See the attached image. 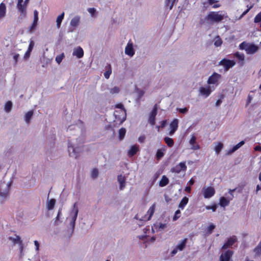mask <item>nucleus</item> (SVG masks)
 <instances>
[{"label": "nucleus", "instance_id": "29", "mask_svg": "<svg viewBox=\"0 0 261 261\" xmlns=\"http://www.w3.org/2000/svg\"><path fill=\"white\" fill-rule=\"evenodd\" d=\"M165 149H158L157 150L155 158L158 161L160 160L164 155Z\"/></svg>", "mask_w": 261, "mask_h": 261}, {"label": "nucleus", "instance_id": "64", "mask_svg": "<svg viewBox=\"0 0 261 261\" xmlns=\"http://www.w3.org/2000/svg\"><path fill=\"white\" fill-rule=\"evenodd\" d=\"M254 150L256 151H261V146H256L254 147Z\"/></svg>", "mask_w": 261, "mask_h": 261}, {"label": "nucleus", "instance_id": "39", "mask_svg": "<svg viewBox=\"0 0 261 261\" xmlns=\"http://www.w3.org/2000/svg\"><path fill=\"white\" fill-rule=\"evenodd\" d=\"M223 145L222 143L219 142L217 144V145L215 147V151L217 154H218L220 152L222 149L223 148Z\"/></svg>", "mask_w": 261, "mask_h": 261}, {"label": "nucleus", "instance_id": "53", "mask_svg": "<svg viewBox=\"0 0 261 261\" xmlns=\"http://www.w3.org/2000/svg\"><path fill=\"white\" fill-rule=\"evenodd\" d=\"M206 208L207 210H212L213 212H215L217 209V205L215 204L212 206H207Z\"/></svg>", "mask_w": 261, "mask_h": 261}, {"label": "nucleus", "instance_id": "47", "mask_svg": "<svg viewBox=\"0 0 261 261\" xmlns=\"http://www.w3.org/2000/svg\"><path fill=\"white\" fill-rule=\"evenodd\" d=\"M64 57V54H62V55H59V56H57L56 57V62H57L58 64H60V63L62 62V60H63V57Z\"/></svg>", "mask_w": 261, "mask_h": 261}, {"label": "nucleus", "instance_id": "24", "mask_svg": "<svg viewBox=\"0 0 261 261\" xmlns=\"http://www.w3.org/2000/svg\"><path fill=\"white\" fill-rule=\"evenodd\" d=\"M169 181L168 177L166 175H163L159 182V186L164 187L168 184Z\"/></svg>", "mask_w": 261, "mask_h": 261}, {"label": "nucleus", "instance_id": "62", "mask_svg": "<svg viewBox=\"0 0 261 261\" xmlns=\"http://www.w3.org/2000/svg\"><path fill=\"white\" fill-rule=\"evenodd\" d=\"M185 191H186V192H187L188 193H190L191 191V188L190 186L186 187L185 188Z\"/></svg>", "mask_w": 261, "mask_h": 261}, {"label": "nucleus", "instance_id": "63", "mask_svg": "<svg viewBox=\"0 0 261 261\" xmlns=\"http://www.w3.org/2000/svg\"><path fill=\"white\" fill-rule=\"evenodd\" d=\"M188 184L190 186L193 185L194 184V180L193 178L190 179V180L188 182Z\"/></svg>", "mask_w": 261, "mask_h": 261}, {"label": "nucleus", "instance_id": "14", "mask_svg": "<svg viewBox=\"0 0 261 261\" xmlns=\"http://www.w3.org/2000/svg\"><path fill=\"white\" fill-rule=\"evenodd\" d=\"M233 56L239 60L238 64L239 66H243L245 64V55L237 51L233 54Z\"/></svg>", "mask_w": 261, "mask_h": 261}, {"label": "nucleus", "instance_id": "19", "mask_svg": "<svg viewBox=\"0 0 261 261\" xmlns=\"http://www.w3.org/2000/svg\"><path fill=\"white\" fill-rule=\"evenodd\" d=\"M117 179L120 184V190H122L125 187L126 178L121 174L118 176Z\"/></svg>", "mask_w": 261, "mask_h": 261}, {"label": "nucleus", "instance_id": "52", "mask_svg": "<svg viewBox=\"0 0 261 261\" xmlns=\"http://www.w3.org/2000/svg\"><path fill=\"white\" fill-rule=\"evenodd\" d=\"M31 53V51H29L28 50H27V51L25 53V54L24 55L23 59L25 60H28L30 57Z\"/></svg>", "mask_w": 261, "mask_h": 261}, {"label": "nucleus", "instance_id": "58", "mask_svg": "<svg viewBox=\"0 0 261 261\" xmlns=\"http://www.w3.org/2000/svg\"><path fill=\"white\" fill-rule=\"evenodd\" d=\"M166 124H167V120H163L161 122V127L164 128L166 126Z\"/></svg>", "mask_w": 261, "mask_h": 261}, {"label": "nucleus", "instance_id": "36", "mask_svg": "<svg viewBox=\"0 0 261 261\" xmlns=\"http://www.w3.org/2000/svg\"><path fill=\"white\" fill-rule=\"evenodd\" d=\"M64 12H63L61 15L58 16V17L57 18V26L58 28H60L61 22L64 18Z\"/></svg>", "mask_w": 261, "mask_h": 261}, {"label": "nucleus", "instance_id": "33", "mask_svg": "<svg viewBox=\"0 0 261 261\" xmlns=\"http://www.w3.org/2000/svg\"><path fill=\"white\" fill-rule=\"evenodd\" d=\"M126 134V129L124 127L121 128L118 132V137L120 140L124 139Z\"/></svg>", "mask_w": 261, "mask_h": 261}, {"label": "nucleus", "instance_id": "31", "mask_svg": "<svg viewBox=\"0 0 261 261\" xmlns=\"http://www.w3.org/2000/svg\"><path fill=\"white\" fill-rule=\"evenodd\" d=\"M107 70L104 73V76L106 79H108L112 73V68L110 64H108L106 66Z\"/></svg>", "mask_w": 261, "mask_h": 261}, {"label": "nucleus", "instance_id": "12", "mask_svg": "<svg viewBox=\"0 0 261 261\" xmlns=\"http://www.w3.org/2000/svg\"><path fill=\"white\" fill-rule=\"evenodd\" d=\"M215 193V190L214 188L208 187L204 190L203 195L205 198H210L213 196Z\"/></svg>", "mask_w": 261, "mask_h": 261}, {"label": "nucleus", "instance_id": "46", "mask_svg": "<svg viewBox=\"0 0 261 261\" xmlns=\"http://www.w3.org/2000/svg\"><path fill=\"white\" fill-rule=\"evenodd\" d=\"M254 22L255 23L261 22V11L255 16L254 19Z\"/></svg>", "mask_w": 261, "mask_h": 261}, {"label": "nucleus", "instance_id": "37", "mask_svg": "<svg viewBox=\"0 0 261 261\" xmlns=\"http://www.w3.org/2000/svg\"><path fill=\"white\" fill-rule=\"evenodd\" d=\"M56 203L55 199H51L47 203V208L48 210H51L54 208Z\"/></svg>", "mask_w": 261, "mask_h": 261}, {"label": "nucleus", "instance_id": "8", "mask_svg": "<svg viewBox=\"0 0 261 261\" xmlns=\"http://www.w3.org/2000/svg\"><path fill=\"white\" fill-rule=\"evenodd\" d=\"M233 251L230 250L223 252L220 256V261H233L231 259Z\"/></svg>", "mask_w": 261, "mask_h": 261}, {"label": "nucleus", "instance_id": "32", "mask_svg": "<svg viewBox=\"0 0 261 261\" xmlns=\"http://www.w3.org/2000/svg\"><path fill=\"white\" fill-rule=\"evenodd\" d=\"M9 239L12 241H13V242L14 243V244H19L20 246H21V247L22 248V241L20 239V238L19 236H16V238H13L11 237H10L9 238Z\"/></svg>", "mask_w": 261, "mask_h": 261}, {"label": "nucleus", "instance_id": "3", "mask_svg": "<svg viewBox=\"0 0 261 261\" xmlns=\"http://www.w3.org/2000/svg\"><path fill=\"white\" fill-rule=\"evenodd\" d=\"M236 64V63L234 60H231L225 58L221 60L219 63V65H221L224 67L225 71L228 70L230 68L234 66Z\"/></svg>", "mask_w": 261, "mask_h": 261}, {"label": "nucleus", "instance_id": "54", "mask_svg": "<svg viewBox=\"0 0 261 261\" xmlns=\"http://www.w3.org/2000/svg\"><path fill=\"white\" fill-rule=\"evenodd\" d=\"M88 11L91 14L92 16H93L96 12V10L94 8H88Z\"/></svg>", "mask_w": 261, "mask_h": 261}, {"label": "nucleus", "instance_id": "38", "mask_svg": "<svg viewBox=\"0 0 261 261\" xmlns=\"http://www.w3.org/2000/svg\"><path fill=\"white\" fill-rule=\"evenodd\" d=\"M33 115V111H30L25 114V121L27 123H29L30 122V119L32 118Z\"/></svg>", "mask_w": 261, "mask_h": 261}, {"label": "nucleus", "instance_id": "50", "mask_svg": "<svg viewBox=\"0 0 261 261\" xmlns=\"http://www.w3.org/2000/svg\"><path fill=\"white\" fill-rule=\"evenodd\" d=\"M215 228V225L213 224H211L207 228V232L208 233H212L213 230Z\"/></svg>", "mask_w": 261, "mask_h": 261}, {"label": "nucleus", "instance_id": "6", "mask_svg": "<svg viewBox=\"0 0 261 261\" xmlns=\"http://www.w3.org/2000/svg\"><path fill=\"white\" fill-rule=\"evenodd\" d=\"M155 203H153L148 209L147 214L140 219V220L147 221L149 220L153 215L155 209Z\"/></svg>", "mask_w": 261, "mask_h": 261}, {"label": "nucleus", "instance_id": "22", "mask_svg": "<svg viewBox=\"0 0 261 261\" xmlns=\"http://www.w3.org/2000/svg\"><path fill=\"white\" fill-rule=\"evenodd\" d=\"M200 92L202 95H204L206 97L208 96L211 93V90L209 87L205 88V87H201L200 89Z\"/></svg>", "mask_w": 261, "mask_h": 261}, {"label": "nucleus", "instance_id": "45", "mask_svg": "<svg viewBox=\"0 0 261 261\" xmlns=\"http://www.w3.org/2000/svg\"><path fill=\"white\" fill-rule=\"evenodd\" d=\"M110 93L112 94H117L120 91V89L118 87H114L110 89Z\"/></svg>", "mask_w": 261, "mask_h": 261}, {"label": "nucleus", "instance_id": "13", "mask_svg": "<svg viewBox=\"0 0 261 261\" xmlns=\"http://www.w3.org/2000/svg\"><path fill=\"white\" fill-rule=\"evenodd\" d=\"M189 143L191 146V149L192 150H196L200 148V145L196 142V138L194 135L191 136Z\"/></svg>", "mask_w": 261, "mask_h": 261}, {"label": "nucleus", "instance_id": "35", "mask_svg": "<svg viewBox=\"0 0 261 261\" xmlns=\"http://www.w3.org/2000/svg\"><path fill=\"white\" fill-rule=\"evenodd\" d=\"M187 240V238L182 240V241L176 246L177 249L180 251L182 250L186 246Z\"/></svg>", "mask_w": 261, "mask_h": 261}, {"label": "nucleus", "instance_id": "26", "mask_svg": "<svg viewBox=\"0 0 261 261\" xmlns=\"http://www.w3.org/2000/svg\"><path fill=\"white\" fill-rule=\"evenodd\" d=\"M80 18L79 16H75L70 21V25L74 28L76 27L80 23Z\"/></svg>", "mask_w": 261, "mask_h": 261}, {"label": "nucleus", "instance_id": "10", "mask_svg": "<svg viewBox=\"0 0 261 261\" xmlns=\"http://www.w3.org/2000/svg\"><path fill=\"white\" fill-rule=\"evenodd\" d=\"M38 12L37 10H35L34 11V20L33 22L31 25V27L29 28V32L30 33H32L34 30L36 29L38 21Z\"/></svg>", "mask_w": 261, "mask_h": 261}, {"label": "nucleus", "instance_id": "61", "mask_svg": "<svg viewBox=\"0 0 261 261\" xmlns=\"http://www.w3.org/2000/svg\"><path fill=\"white\" fill-rule=\"evenodd\" d=\"M116 107L117 108L121 109H124V106L123 104L122 103H118L116 105Z\"/></svg>", "mask_w": 261, "mask_h": 261}, {"label": "nucleus", "instance_id": "55", "mask_svg": "<svg viewBox=\"0 0 261 261\" xmlns=\"http://www.w3.org/2000/svg\"><path fill=\"white\" fill-rule=\"evenodd\" d=\"M19 57V55L18 54H16L14 55L13 59L15 61V64H17Z\"/></svg>", "mask_w": 261, "mask_h": 261}, {"label": "nucleus", "instance_id": "27", "mask_svg": "<svg viewBox=\"0 0 261 261\" xmlns=\"http://www.w3.org/2000/svg\"><path fill=\"white\" fill-rule=\"evenodd\" d=\"M245 142L244 141H242L237 145H234L231 149H230L228 152V154L232 153L234 152L236 150L238 149L240 147H241L243 144H244Z\"/></svg>", "mask_w": 261, "mask_h": 261}, {"label": "nucleus", "instance_id": "44", "mask_svg": "<svg viewBox=\"0 0 261 261\" xmlns=\"http://www.w3.org/2000/svg\"><path fill=\"white\" fill-rule=\"evenodd\" d=\"M180 211L179 210H177L175 211L174 216L173 217V221L177 220L180 217Z\"/></svg>", "mask_w": 261, "mask_h": 261}, {"label": "nucleus", "instance_id": "59", "mask_svg": "<svg viewBox=\"0 0 261 261\" xmlns=\"http://www.w3.org/2000/svg\"><path fill=\"white\" fill-rule=\"evenodd\" d=\"M34 244L36 246V251H38L39 249V243L37 241H34Z\"/></svg>", "mask_w": 261, "mask_h": 261}, {"label": "nucleus", "instance_id": "43", "mask_svg": "<svg viewBox=\"0 0 261 261\" xmlns=\"http://www.w3.org/2000/svg\"><path fill=\"white\" fill-rule=\"evenodd\" d=\"M222 44V40L220 37H218L215 41L214 45L216 47L220 46Z\"/></svg>", "mask_w": 261, "mask_h": 261}, {"label": "nucleus", "instance_id": "1", "mask_svg": "<svg viewBox=\"0 0 261 261\" xmlns=\"http://www.w3.org/2000/svg\"><path fill=\"white\" fill-rule=\"evenodd\" d=\"M239 48L245 50L247 54H254L258 50L259 47L254 43L244 41L239 45Z\"/></svg>", "mask_w": 261, "mask_h": 261}, {"label": "nucleus", "instance_id": "40", "mask_svg": "<svg viewBox=\"0 0 261 261\" xmlns=\"http://www.w3.org/2000/svg\"><path fill=\"white\" fill-rule=\"evenodd\" d=\"M12 107V103L11 101H8L6 102L5 106V110L7 112L11 111Z\"/></svg>", "mask_w": 261, "mask_h": 261}, {"label": "nucleus", "instance_id": "5", "mask_svg": "<svg viewBox=\"0 0 261 261\" xmlns=\"http://www.w3.org/2000/svg\"><path fill=\"white\" fill-rule=\"evenodd\" d=\"M23 0H18L17 4V8L18 11L20 12V16L21 18H24L26 16V6L24 4H22Z\"/></svg>", "mask_w": 261, "mask_h": 261}, {"label": "nucleus", "instance_id": "28", "mask_svg": "<svg viewBox=\"0 0 261 261\" xmlns=\"http://www.w3.org/2000/svg\"><path fill=\"white\" fill-rule=\"evenodd\" d=\"M245 142L244 141H242L237 145H234L231 149H230L228 152V154L232 153L234 152L236 150L238 149L240 147H241L243 144H244Z\"/></svg>", "mask_w": 261, "mask_h": 261}, {"label": "nucleus", "instance_id": "56", "mask_svg": "<svg viewBox=\"0 0 261 261\" xmlns=\"http://www.w3.org/2000/svg\"><path fill=\"white\" fill-rule=\"evenodd\" d=\"M188 111V109L187 108L179 109V112L181 113L185 114L187 113Z\"/></svg>", "mask_w": 261, "mask_h": 261}, {"label": "nucleus", "instance_id": "57", "mask_svg": "<svg viewBox=\"0 0 261 261\" xmlns=\"http://www.w3.org/2000/svg\"><path fill=\"white\" fill-rule=\"evenodd\" d=\"M145 139V137L144 136H141L139 137L138 140L140 143H143Z\"/></svg>", "mask_w": 261, "mask_h": 261}, {"label": "nucleus", "instance_id": "51", "mask_svg": "<svg viewBox=\"0 0 261 261\" xmlns=\"http://www.w3.org/2000/svg\"><path fill=\"white\" fill-rule=\"evenodd\" d=\"M34 46V42L33 41H31L30 42V44H29V47H28V48L27 49V50H28L29 51H31L32 52L33 49V47Z\"/></svg>", "mask_w": 261, "mask_h": 261}, {"label": "nucleus", "instance_id": "20", "mask_svg": "<svg viewBox=\"0 0 261 261\" xmlns=\"http://www.w3.org/2000/svg\"><path fill=\"white\" fill-rule=\"evenodd\" d=\"M68 150L70 156H74L76 159L78 157V153L76 152L75 148L73 146L69 145L68 146Z\"/></svg>", "mask_w": 261, "mask_h": 261}, {"label": "nucleus", "instance_id": "2", "mask_svg": "<svg viewBox=\"0 0 261 261\" xmlns=\"http://www.w3.org/2000/svg\"><path fill=\"white\" fill-rule=\"evenodd\" d=\"M224 19V15L220 12L211 11L206 16L205 19L210 23H219Z\"/></svg>", "mask_w": 261, "mask_h": 261}, {"label": "nucleus", "instance_id": "30", "mask_svg": "<svg viewBox=\"0 0 261 261\" xmlns=\"http://www.w3.org/2000/svg\"><path fill=\"white\" fill-rule=\"evenodd\" d=\"M229 203V200H227L224 197H221L220 198L219 204L222 207H225L228 205Z\"/></svg>", "mask_w": 261, "mask_h": 261}, {"label": "nucleus", "instance_id": "41", "mask_svg": "<svg viewBox=\"0 0 261 261\" xmlns=\"http://www.w3.org/2000/svg\"><path fill=\"white\" fill-rule=\"evenodd\" d=\"M176 0H166L165 5L166 7L170 5L169 10H171L173 8L174 2Z\"/></svg>", "mask_w": 261, "mask_h": 261}, {"label": "nucleus", "instance_id": "21", "mask_svg": "<svg viewBox=\"0 0 261 261\" xmlns=\"http://www.w3.org/2000/svg\"><path fill=\"white\" fill-rule=\"evenodd\" d=\"M139 150V147L137 145L132 146L128 151V155L129 156H133L135 155Z\"/></svg>", "mask_w": 261, "mask_h": 261}, {"label": "nucleus", "instance_id": "17", "mask_svg": "<svg viewBox=\"0 0 261 261\" xmlns=\"http://www.w3.org/2000/svg\"><path fill=\"white\" fill-rule=\"evenodd\" d=\"M73 211H74V215H73V216L72 217V221L71 222V224L72 225V227H74V225H75V222L76 219L77 218L78 213H79L78 208L76 206V203H75L73 205Z\"/></svg>", "mask_w": 261, "mask_h": 261}, {"label": "nucleus", "instance_id": "42", "mask_svg": "<svg viewBox=\"0 0 261 261\" xmlns=\"http://www.w3.org/2000/svg\"><path fill=\"white\" fill-rule=\"evenodd\" d=\"M98 175V170L97 168H94L91 171V176L93 179L96 178Z\"/></svg>", "mask_w": 261, "mask_h": 261}, {"label": "nucleus", "instance_id": "18", "mask_svg": "<svg viewBox=\"0 0 261 261\" xmlns=\"http://www.w3.org/2000/svg\"><path fill=\"white\" fill-rule=\"evenodd\" d=\"M125 53L126 55L132 57L135 54V51L133 49V44L128 43L125 49Z\"/></svg>", "mask_w": 261, "mask_h": 261}, {"label": "nucleus", "instance_id": "25", "mask_svg": "<svg viewBox=\"0 0 261 261\" xmlns=\"http://www.w3.org/2000/svg\"><path fill=\"white\" fill-rule=\"evenodd\" d=\"M188 201L189 198L186 196L184 197L181 200L178 205L179 208H181V210H183L185 208V206L188 203Z\"/></svg>", "mask_w": 261, "mask_h": 261}, {"label": "nucleus", "instance_id": "16", "mask_svg": "<svg viewBox=\"0 0 261 261\" xmlns=\"http://www.w3.org/2000/svg\"><path fill=\"white\" fill-rule=\"evenodd\" d=\"M72 55L79 59L81 58L84 56V50L81 47L78 46L74 49Z\"/></svg>", "mask_w": 261, "mask_h": 261}, {"label": "nucleus", "instance_id": "15", "mask_svg": "<svg viewBox=\"0 0 261 261\" xmlns=\"http://www.w3.org/2000/svg\"><path fill=\"white\" fill-rule=\"evenodd\" d=\"M178 120L177 119H174L170 124V130L169 135L172 136L178 128Z\"/></svg>", "mask_w": 261, "mask_h": 261}, {"label": "nucleus", "instance_id": "49", "mask_svg": "<svg viewBox=\"0 0 261 261\" xmlns=\"http://www.w3.org/2000/svg\"><path fill=\"white\" fill-rule=\"evenodd\" d=\"M253 7V5H251L250 6H249V5H247V9L242 14V15H241V17H243L244 16H245Z\"/></svg>", "mask_w": 261, "mask_h": 261}, {"label": "nucleus", "instance_id": "48", "mask_svg": "<svg viewBox=\"0 0 261 261\" xmlns=\"http://www.w3.org/2000/svg\"><path fill=\"white\" fill-rule=\"evenodd\" d=\"M253 7V5H251L250 6H249V5H247V9L242 14V15H241V17H243L244 16H245Z\"/></svg>", "mask_w": 261, "mask_h": 261}, {"label": "nucleus", "instance_id": "4", "mask_svg": "<svg viewBox=\"0 0 261 261\" xmlns=\"http://www.w3.org/2000/svg\"><path fill=\"white\" fill-rule=\"evenodd\" d=\"M187 167L186 165V162H180L175 166L171 169V171L172 173H179L181 171L185 172L187 170Z\"/></svg>", "mask_w": 261, "mask_h": 261}, {"label": "nucleus", "instance_id": "9", "mask_svg": "<svg viewBox=\"0 0 261 261\" xmlns=\"http://www.w3.org/2000/svg\"><path fill=\"white\" fill-rule=\"evenodd\" d=\"M237 241V238L236 236H232L228 239L227 241L222 247V249H226L231 247Z\"/></svg>", "mask_w": 261, "mask_h": 261}, {"label": "nucleus", "instance_id": "60", "mask_svg": "<svg viewBox=\"0 0 261 261\" xmlns=\"http://www.w3.org/2000/svg\"><path fill=\"white\" fill-rule=\"evenodd\" d=\"M218 1L217 0H208V4L210 5H213L214 3H218Z\"/></svg>", "mask_w": 261, "mask_h": 261}, {"label": "nucleus", "instance_id": "34", "mask_svg": "<svg viewBox=\"0 0 261 261\" xmlns=\"http://www.w3.org/2000/svg\"><path fill=\"white\" fill-rule=\"evenodd\" d=\"M164 140L168 147H172L173 146L174 141L172 138L166 137L164 138Z\"/></svg>", "mask_w": 261, "mask_h": 261}, {"label": "nucleus", "instance_id": "11", "mask_svg": "<svg viewBox=\"0 0 261 261\" xmlns=\"http://www.w3.org/2000/svg\"><path fill=\"white\" fill-rule=\"evenodd\" d=\"M221 77L220 74L214 72L211 76H210L207 80L208 84H215L218 83L219 80Z\"/></svg>", "mask_w": 261, "mask_h": 261}, {"label": "nucleus", "instance_id": "7", "mask_svg": "<svg viewBox=\"0 0 261 261\" xmlns=\"http://www.w3.org/2000/svg\"><path fill=\"white\" fill-rule=\"evenodd\" d=\"M157 113H158V108H157L156 105H155L153 107V109L152 110V111L149 115V116L148 118V120L149 123L152 126L154 125L155 123V117L157 115Z\"/></svg>", "mask_w": 261, "mask_h": 261}, {"label": "nucleus", "instance_id": "23", "mask_svg": "<svg viewBox=\"0 0 261 261\" xmlns=\"http://www.w3.org/2000/svg\"><path fill=\"white\" fill-rule=\"evenodd\" d=\"M6 6L3 3L0 4V19L3 18L6 15Z\"/></svg>", "mask_w": 261, "mask_h": 261}]
</instances>
